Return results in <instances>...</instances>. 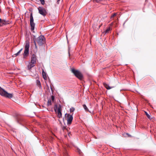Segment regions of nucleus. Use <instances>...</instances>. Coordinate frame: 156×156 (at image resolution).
<instances>
[{
  "instance_id": "obj_1",
  "label": "nucleus",
  "mask_w": 156,
  "mask_h": 156,
  "mask_svg": "<svg viewBox=\"0 0 156 156\" xmlns=\"http://www.w3.org/2000/svg\"><path fill=\"white\" fill-rule=\"evenodd\" d=\"M0 94L2 96L9 98H12L13 96L12 94L8 93L1 87H0Z\"/></svg>"
},
{
  "instance_id": "obj_2",
  "label": "nucleus",
  "mask_w": 156,
  "mask_h": 156,
  "mask_svg": "<svg viewBox=\"0 0 156 156\" xmlns=\"http://www.w3.org/2000/svg\"><path fill=\"white\" fill-rule=\"evenodd\" d=\"M29 48V42H27L24 48V52L23 54V58L24 59H26L28 55Z\"/></svg>"
},
{
  "instance_id": "obj_3",
  "label": "nucleus",
  "mask_w": 156,
  "mask_h": 156,
  "mask_svg": "<svg viewBox=\"0 0 156 156\" xmlns=\"http://www.w3.org/2000/svg\"><path fill=\"white\" fill-rule=\"evenodd\" d=\"M72 72L74 74L76 77L80 80L83 79V76L82 73L79 71L73 69H72Z\"/></svg>"
},
{
  "instance_id": "obj_4",
  "label": "nucleus",
  "mask_w": 156,
  "mask_h": 156,
  "mask_svg": "<svg viewBox=\"0 0 156 156\" xmlns=\"http://www.w3.org/2000/svg\"><path fill=\"white\" fill-rule=\"evenodd\" d=\"M37 41L40 46L42 45L45 42V38L43 36L41 35L37 38Z\"/></svg>"
},
{
  "instance_id": "obj_5",
  "label": "nucleus",
  "mask_w": 156,
  "mask_h": 156,
  "mask_svg": "<svg viewBox=\"0 0 156 156\" xmlns=\"http://www.w3.org/2000/svg\"><path fill=\"white\" fill-rule=\"evenodd\" d=\"M38 9L40 14L44 16H46V12L44 8L39 7L38 8Z\"/></svg>"
},
{
  "instance_id": "obj_6",
  "label": "nucleus",
  "mask_w": 156,
  "mask_h": 156,
  "mask_svg": "<svg viewBox=\"0 0 156 156\" xmlns=\"http://www.w3.org/2000/svg\"><path fill=\"white\" fill-rule=\"evenodd\" d=\"M75 110L74 108L72 107L70 109V113L69 114H65V116L66 117V115H67V117H73V112Z\"/></svg>"
},
{
  "instance_id": "obj_7",
  "label": "nucleus",
  "mask_w": 156,
  "mask_h": 156,
  "mask_svg": "<svg viewBox=\"0 0 156 156\" xmlns=\"http://www.w3.org/2000/svg\"><path fill=\"white\" fill-rule=\"evenodd\" d=\"M9 23L8 21L4 20H2L0 18V27L7 25Z\"/></svg>"
},
{
  "instance_id": "obj_8",
  "label": "nucleus",
  "mask_w": 156,
  "mask_h": 156,
  "mask_svg": "<svg viewBox=\"0 0 156 156\" xmlns=\"http://www.w3.org/2000/svg\"><path fill=\"white\" fill-rule=\"evenodd\" d=\"M36 56L34 54H32V55L31 62L35 64L36 62Z\"/></svg>"
},
{
  "instance_id": "obj_9",
  "label": "nucleus",
  "mask_w": 156,
  "mask_h": 156,
  "mask_svg": "<svg viewBox=\"0 0 156 156\" xmlns=\"http://www.w3.org/2000/svg\"><path fill=\"white\" fill-rule=\"evenodd\" d=\"M35 64L31 62H29L27 66V68L28 69L30 70L34 66H35Z\"/></svg>"
},
{
  "instance_id": "obj_10",
  "label": "nucleus",
  "mask_w": 156,
  "mask_h": 156,
  "mask_svg": "<svg viewBox=\"0 0 156 156\" xmlns=\"http://www.w3.org/2000/svg\"><path fill=\"white\" fill-rule=\"evenodd\" d=\"M104 86L108 90H109L110 89L113 87H114L112 86V87H110L109 86V85L107 84H106L105 83H103Z\"/></svg>"
},
{
  "instance_id": "obj_11",
  "label": "nucleus",
  "mask_w": 156,
  "mask_h": 156,
  "mask_svg": "<svg viewBox=\"0 0 156 156\" xmlns=\"http://www.w3.org/2000/svg\"><path fill=\"white\" fill-rule=\"evenodd\" d=\"M30 30L31 31L34 30L35 27V23L34 22H30Z\"/></svg>"
},
{
  "instance_id": "obj_12",
  "label": "nucleus",
  "mask_w": 156,
  "mask_h": 156,
  "mask_svg": "<svg viewBox=\"0 0 156 156\" xmlns=\"http://www.w3.org/2000/svg\"><path fill=\"white\" fill-rule=\"evenodd\" d=\"M57 114L58 117H61L62 116V113L61 111V108L59 107L57 109Z\"/></svg>"
},
{
  "instance_id": "obj_13",
  "label": "nucleus",
  "mask_w": 156,
  "mask_h": 156,
  "mask_svg": "<svg viewBox=\"0 0 156 156\" xmlns=\"http://www.w3.org/2000/svg\"><path fill=\"white\" fill-rule=\"evenodd\" d=\"M67 124H71L73 119V118H67Z\"/></svg>"
},
{
  "instance_id": "obj_14",
  "label": "nucleus",
  "mask_w": 156,
  "mask_h": 156,
  "mask_svg": "<svg viewBox=\"0 0 156 156\" xmlns=\"http://www.w3.org/2000/svg\"><path fill=\"white\" fill-rule=\"evenodd\" d=\"M42 75L43 78L45 80H46L47 79V77L46 73L44 71V70H43L42 72Z\"/></svg>"
},
{
  "instance_id": "obj_15",
  "label": "nucleus",
  "mask_w": 156,
  "mask_h": 156,
  "mask_svg": "<svg viewBox=\"0 0 156 156\" xmlns=\"http://www.w3.org/2000/svg\"><path fill=\"white\" fill-rule=\"evenodd\" d=\"M36 83L37 86H38L39 87V88H41V83L39 80H37L36 81Z\"/></svg>"
},
{
  "instance_id": "obj_16",
  "label": "nucleus",
  "mask_w": 156,
  "mask_h": 156,
  "mask_svg": "<svg viewBox=\"0 0 156 156\" xmlns=\"http://www.w3.org/2000/svg\"><path fill=\"white\" fill-rule=\"evenodd\" d=\"M111 30V29L110 27H108L107 29L104 32L105 34H107L108 33L109 31Z\"/></svg>"
},
{
  "instance_id": "obj_17",
  "label": "nucleus",
  "mask_w": 156,
  "mask_h": 156,
  "mask_svg": "<svg viewBox=\"0 0 156 156\" xmlns=\"http://www.w3.org/2000/svg\"><path fill=\"white\" fill-rule=\"evenodd\" d=\"M34 22V19L32 16V13H31L30 16V22Z\"/></svg>"
},
{
  "instance_id": "obj_18",
  "label": "nucleus",
  "mask_w": 156,
  "mask_h": 156,
  "mask_svg": "<svg viewBox=\"0 0 156 156\" xmlns=\"http://www.w3.org/2000/svg\"><path fill=\"white\" fill-rule=\"evenodd\" d=\"M51 100L50 99H48V101L47 105L48 106H49V105H51Z\"/></svg>"
},
{
  "instance_id": "obj_19",
  "label": "nucleus",
  "mask_w": 156,
  "mask_h": 156,
  "mask_svg": "<svg viewBox=\"0 0 156 156\" xmlns=\"http://www.w3.org/2000/svg\"><path fill=\"white\" fill-rule=\"evenodd\" d=\"M23 50V48H21L20 50H19L17 53H16L15 55H16V56L18 55Z\"/></svg>"
},
{
  "instance_id": "obj_20",
  "label": "nucleus",
  "mask_w": 156,
  "mask_h": 156,
  "mask_svg": "<svg viewBox=\"0 0 156 156\" xmlns=\"http://www.w3.org/2000/svg\"><path fill=\"white\" fill-rule=\"evenodd\" d=\"M83 107L84 109L86 111H87L88 110V109L86 105H83Z\"/></svg>"
},
{
  "instance_id": "obj_21",
  "label": "nucleus",
  "mask_w": 156,
  "mask_h": 156,
  "mask_svg": "<svg viewBox=\"0 0 156 156\" xmlns=\"http://www.w3.org/2000/svg\"><path fill=\"white\" fill-rule=\"evenodd\" d=\"M64 156H69L68 154V153L66 151H65L64 152Z\"/></svg>"
},
{
  "instance_id": "obj_22",
  "label": "nucleus",
  "mask_w": 156,
  "mask_h": 156,
  "mask_svg": "<svg viewBox=\"0 0 156 156\" xmlns=\"http://www.w3.org/2000/svg\"><path fill=\"white\" fill-rule=\"evenodd\" d=\"M116 15V14L115 13H114L111 16V19H112V18L114 17Z\"/></svg>"
},
{
  "instance_id": "obj_23",
  "label": "nucleus",
  "mask_w": 156,
  "mask_h": 156,
  "mask_svg": "<svg viewBox=\"0 0 156 156\" xmlns=\"http://www.w3.org/2000/svg\"><path fill=\"white\" fill-rule=\"evenodd\" d=\"M41 2V3L42 5H44V4L45 2L44 0H39Z\"/></svg>"
},
{
  "instance_id": "obj_24",
  "label": "nucleus",
  "mask_w": 156,
  "mask_h": 156,
  "mask_svg": "<svg viewBox=\"0 0 156 156\" xmlns=\"http://www.w3.org/2000/svg\"><path fill=\"white\" fill-rule=\"evenodd\" d=\"M33 40L34 41V45H35V47L36 48H37V44H36V42L35 40L34 39Z\"/></svg>"
},
{
  "instance_id": "obj_25",
  "label": "nucleus",
  "mask_w": 156,
  "mask_h": 156,
  "mask_svg": "<svg viewBox=\"0 0 156 156\" xmlns=\"http://www.w3.org/2000/svg\"><path fill=\"white\" fill-rule=\"evenodd\" d=\"M146 115L147 116V117H150V115H149V114L146 112H144Z\"/></svg>"
},
{
  "instance_id": "obj_26",
  "label": "nucleus",
  "mask_w": 156,
  "mask_h": 156,
  "mask_svg": "<svg viewBox=\"0 0 156 156\" xmlns=\"http://www.w3.org/2000/svg\"><path fill=\"white\" fill-rule=\"evenodd\" d=\"M51 100L53 101H54V100L55 98L53 96H51Z\"/></svg>"
},
{
  "instance_id": "obj_27",
  "label": "nucleus",
  "mask_w": 156,
  "mask_h": 156,
  "mask_svg": "<svg viewBox=\"0 0 156 156\" xmlns=\"http://www.w3.org/2000/svg\"><path fill=\"white\" fill-rule=\"evenodd\" d=\"M70 50V48L69 47H68V53H69V56H70V54L69 52V50Z\"/></svg>"
},
{
  "instance_id": "obj_28",
  "label": "nucleus",
  "mask_w": 156,
  "mask_h": 156,
  "mask_svg": "<svg viewBox=\"0 0 156 156\" xmlns=\"http://www.w3.org/2000/svg\"><path fill=\"white\" fill-rule=\"evenodd\" d=\"M126 135H127L129 137H130L131 136L128 133H126Z\"/></svg>"
},
{
  "instance_id": "obj_29",
  "label": "nucleus",
  "mask_w": 156,
  "mask_h": 156,
  "mask_svg": "<svg viewBox=\"0 0 156 156\" xmlns=\"http://www.w3.org/2000/svg\"><path fill=\"white\" fill-rule=\"evenodd\" d=\"M16 116L17 117H18V116H20V115H19V114H16Z\"/></svg>"
},
{
  "instance_id": "obj_30",
  "label": "nucleus",
  "mask_w": 156,
  "mask_h": 156,
  "mask_svg": "<svg viewBox=\"0 0 156 156\" xmlns=\"http://www.w3.org/2000/svg\"><path fill=\"white\" fill-rule=\"evenodd\" d=\"M57 0V3L58 4L59 3V1L60 0Z\"/></svg>"
},
{
  "instance_id": "obj_31",
  "label": "nucleus",
  "mask_w": 156,
  "mask_h": 156,
  "mask_svg": "<svg viewBox=\"0 0 156 156\" xmlns=\"http://www.w3.org/2000/svg\"><path fill=\"white\" fill-rule=\"evenodd\" d=\"M66 129V127L64 126L63 127V129Z\"/></svg>"
},
{
  "instance_id": "obj_32",
  "label": "nucleus",
  "mask_w": 156,
  "mask_h": 156,
  "mask_svg": "<svg viewBox=\"0 0 156 156\" xmlns=\"http://www.w3.org/2000/svg\"><path fill=\"white\" fill-rule=\"evenodd\" d=\"M64 118H63V121H64Z\"/></svg>"
},
{
  "instance_id": "obj_33",
  "label": "nucleus",
  "mask_w": 156,
  "mask_h": 156,
  "mask_svg": "<svg viewBox=\"0 0 156 156\" xmlns=\"http://www.w3.org/2000/svg\"><path fill=\"white\" fill-rule=\"evenodd\" d=\"M150 118V120H151V119H152V118Z\"/></svg>"
},
{
  "instance_id": "obj_34",
  "label": "nucleus",
  "mask_w": 156,
  "mask_h": 156,
  "mask_svg": "<svg viewBox=\"0 0 156 156\" xmlns=\"http://www.w3.org/2000/svg\"><path fill=\"white\" fill-rule=\"evenodd\" d=\"M112 23H111V24H110V25H111V26H112Z\"/></svg>"
},
{
  "instance_id": "obj_35",
  "label": "nucleus",
  "mask_w": 156,
  "mask_h": 156,
  "mask_svg": "<svg viewBox=\"0 0 156 156\" xmlns=\"http://www.w3.org/2000/svg\"><path fill=\"white\" fill-rule=\"evenodd\" d=\"M66 117H65V118L66 119Z\"/></svg>"
},
{
  "instance_id": "obj_36",
  "label": "nucleus",
  "mask_w": 156,
  "mask_h": 156,
  "mask_svg": "<svg viewBox=\"0 0 156 156\" xmlns=\"http://www.w3.org/2000/svg\"><path fill=\"white\" fill-rule=\"evenodd\" d=\"M66 37L67 38V35L66 36Z\"/></svg>"
}]
</instances>
